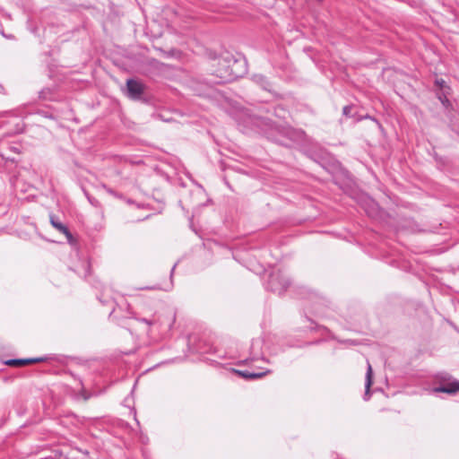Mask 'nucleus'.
Here are the masks:
<instances>
[{"instance_id":"obj_1","label":"nucleus","mask_w":459,"mask_h":459,"mask_svg":"<svg viewBox=\"0 0 459 459\" xmlns=\"http://www.w3.org/2000/svg\"><path fill=\"white\" fill-rule=\"evenodd\" d=\"M212 75L217 80H211L212 83H226L242 77L247 72V64L245 56L240 54L233 55L223 52L213 59Z\"/></svg>"},{"instance_id":"obj_2","label":"nucleus","mask_w":459,"mask_h":459,"mask_svg":"<svg viewBox=\"0 0 459 459\" xmlns=\"http://www.w3.org/2000/svg\"><path fill=\"white\" fill-rule=\"evenodd\" d=\"M251 123L265 135V137L278 144L290 146V142L294 141L299 133L293 128L281 124H276L271 118L254 115Z\"/></svg>"},{"instance_id":"obj_3","label":"nucleus","mask_w":459,"mask_h":459,"mask_svg":"<svg viewBox=\"0 0 459 459\" xmlns=\"http://www.w3.org/2000/svg\"><path fill=\"white\" fill-rule=\"evenodd\" d=\"M291 281L288 273L280 269L273 268L264 282V289L277 295H282L290 288Z\"/></svg>"},{"instance_id":"obj_4","label":"nucleus","mask_w":459,"mask_h":459,"mask_svg":"<svg viewBox=\"0 0 459 459\" xmlns=\"http://www.w3.org/2000/svg\"><path fill=\"white\" fill-rule=\"evenodd\" d=\"M301 299H305V307L311 313L319 315L324 312L325 299L317 292L307 288H300Z\"/></svg>"},{"instance_id":"obj_5","label":"nucleus","mask_w":459,"mask_h":459,"mask_svg":"<svg viewBox=\"0 0 459 459\" xmlns=\"http://www.w3.org/2000/svg\"><path fill=\"white\" fill-rule=\"evenodd\" d=\"M264 341L261 338L253 339L249 347V355L247 359L238 360L236 365H247L249 362L263 360L269 362V360L264 356L263 351Z\"/></svg>"},{"instance_id":"obj_6","label":"nucleus","mask_w":459,"mask_h":459,"mask_svg":"<svg viewBox=\"0 0 459 459\" xmlns=\"http://www.w3.org/2000/svg\"><path fill=\"white\" fill-rule=\"evenodd\" d=\"M126 91L129 99L139 100L144 92V85L137 80L128 79L126 81Z\"/></svg>"},{"instance_id":"obj_7","label":"nucleus","mask_w":459,"mask_h":459,"mask_svg":"<svg viewBox=\"0 0 459 459\" xmlns=\"http://www.w3.org/2000/svg\"><path fill=\"white\" fill-rule=\"evenodd\" d=\"M304 153L306 156L318 164H322V162L326 160L328 157V152L326 150L317 144L305 149Z\"/></svg>"},{"instance_id":"obj_8","label":"nucleus","mask_w":459,"mask_h":459,"mask_svg":"<svg viewBox=\"0 0 459 459\" xmlns=\"http://www.w3.org/2000/svg\"><path fill=\"white\" fill-rule=\"evenodd\" d=\"M229 370L230 372L241 377L242 378H244L246 380L258 379V378H261V377L266 376L267 374L271 373V370H269V369L256 372V371L249 370V369L239 370V369H235L233 368H230Z\"/></svg>"},{"instance_id":"obj_9","label":"nucleus","mask_w":459,"mask_h":459,"mask_svg":"<svg viewBox=\"0 0 459 459\" xmlns=\"http://www.w3.org/2000/svg\"><path fill=\"white\" fill-rule=\"evenodd\" d=\"M459 391V381L453 379L446 384H441L438 386L434 387L431 392L436 393H446L448 394H456Z\"/></svg>"},{"instance_id":"obj_10","label":"nucleus","mask_w":459,"mask_h":459,"mask_svg":"<svg viewBox=\"0 0 459 459\" xmlns=\"http://www.w3.org/2000/svg\"><path fill=\"white\" fill-rule=\"evenodd\" d=\"M251 80L262 90L268 92H273V84L265 75L262 74H255L252 75Z\"/></svg>"},{"instance_id":"obj_11","label":"nucleus","mask_w":459,"mask_h":459,"mask_svg":"<svg viewBox=\"0 0 459 459\" xmlns=\"http://www.w3.org/2000/svg\"><path fill=\"white\" fill-rule=\"evenodd\" d=\"M39 99L44 101H57L60 99V95L56 87H45L39 91Z\"/></svg>"},{"instance_id":"obj_12","label":"nucleus","mask_w":459,"mask_h":459,"mask_svg":"<svg viewBox=\"0 0 459 459\" xmlns=\"http://www.w3.org/2000/svg\"><path fill=\"white\" fill-rule=\"evenodd\" d=\"M49 221H50V223L51 225L56 229L59 232L63 233L65 235L66 238H67V241L69 243H73V240H74V238H73V235L72 233L70 232V230H68V228L63 224L58 219L56 216L53 215V214H50L49 215Z\"/></svg>"},{"instance_id":"obj_13","label":"nucleus","mask_w":459,"mask_h":459,"mask_svg":"<svg viewBox=\"0 0 459 459\" xmlns=\"http://www.w3.org/2000/svg\"><path fill=\"white\" fill-rule=\"evenodd\" d=\"M48 357H37V358H30V359H11L6 360L4 363L8 366H13V367H19V366H24L31 363H37V362H43L48 360Z\"/></svg>"},{"instance_id":"obj_14","label":"nucleus","mask_w":459,"mask_h":459,"mask_svg":"<svg viewBox=\"0 0 459 459\" xmlns=\"http://www.w3.org/2000/svg\"><path fill=\"white\" fill-rule=\"evenodd\" d=\"M74 271L82 278L87 279L91 274V264L88 258H84Z\"/></svg>"},{"instance_id":"obj_15","label":"nucleus","mask_w":459,"mask_h":459,"mask_svg":"<svg viewBox=\"0 0 459 459\" xmlns=\"http://www.w3.org/2000/svg\"><path fill=\"white\" fill-rule=\"evenodd\" d=\"M362 207L368 216H374L378 209L377 204L368 196L364 197Z\"/></svg>"},{"instance_id":"obj_16","label":"nucleus","mask_w":459,"mask_h":459,"mask_svg":"<svg viewBox=\"0 0 459 459\" xmlns=\"http://www.w3.org/2000/svg\"><path fill=\"white\" fill-rule=\"evenodd\" d=\"M373 370L371 365L368 362V368L366 373V379H365V394H364V400L368 401L370 398V387L372 385L373 380Z\"/></svg>"},{"instance_id":"obj_17","label":"nucleus","mask_w":459,"mask_h":459,"mask_svg":"<svg viewBox=\"0 0 459 459\" xmlns=\"http://www.w3.org/2000/svg\"><path fill=\"white\" fill-rule=\"evenodd\" d=\"M134 320L138 321V322H141V323H143L146 325L147 326V332L149 333L150 332V328L152 326H155L157 325H159V321L158 319L155 317V316H152L151 317H143V316H139L137 314H134L133 316H132Z\"/></svg>"},{"instance_id":"obj_18","label":"nucleus","mask_w":459,"mask_h":459,"mask_svg":"<svg viewBox=\"0 0 459 459\" xmlns=\"http://www.w3.org/2000/svg\"><path fill=\"white\" fill-rule=\"evenodd\" d=\"M218 358L221 359V360H216V359H211L212 361V365L215 366V367H222L224 368L228 363H225L223 362L224 359H227L226 357V354L223 353V354H219L218 355Z\"/></svg>"},{"instance_id":"obj_19","label":"nucleus","mask_w":459,"mask_h":459,"mask_svg":"<svg viewBox=\"0 0 459 459\" xmlns=\"http://www.w3.org/2000/svg\"><path fill=\"white\" fill-rule=\"evenodd\" d=\"M14 126H15V129L13 132V134H20V133L23 132L24 124L21 119L16 118Z\"/></svg>"},{"instance_id":"obj_20","label":"nucleus","mask_w":459,"mask_h":459,"mask_svg":"<svg viewBox=\"0 0 459 459\" xmlns=\"http://www.w3.org/2000/svg\"><path fill=\"white\" fill-rule=\"evenodd\" d=\"M181 361H183V358H181V357H175V358H172V359L161 361L160 363L155 365L153 368H157V367H159L160 365L172 364V363H177V362H181Z\"/></svg>"},{"instance_id":"obj_21","label":"nucleus","mask_w":459,"mask_h":459,"mask_svg":"<svg viewBox=\"0 0 459 459\" xmlns=\"http://www.w3.org/2000/svg\"><path fill=\"white\" fill-rule=\"evenodd\" d=\"M177 263L172 266L171 268V271H170V284H169V288H164L163 290H171L172 286H173V274H174V271L176 269V266H177Z\"/></svg>"},{"instance_id":"obj_22","label":"nucleus","mask_w":459,"mask_h":459,"mask_svg":"<svg viewBox=\"0 0 459 459\" xmlns=\"http://www.w3.org/2000/svg\"><path fill=\"white\" fill-rule=\"evenodd\" d=\"M351 110H352V107L351 106H345L343 107L342 108V114L346 117H351Z\"/></svg>"},{"instance_id":"obj_23","label":"nucleus","mask_w":459,"mask_h":459,"mask_svg":"<svg viewBox=\"0 0 459 459\" xmlns=\"http://www.w3.org/2000/svg\"><path fill=\"white\" fill-rule=\"evenodd\" d=\"M161 288L159 286V285H153V286H143V287H140L138 288V290H160Z\"/></svg>"},{"instance_id":"obj_24","label":"nucleus","mask_w":459,"mask_h":459,"mask_svg":"<svg viewBox=\"0 0 459 459\" xmlns=\"http://www.w3.org/2000/svg\"><path fill=\"white\" fill-rule=\"evenodd\" d=\"M38 114L41 115V116H43L45 117H48V118H54L53 115L50 114L48 111L39 110Z\"/></svg>"},{"instance_id":"obj_25","label":"nucleus","mask_w":459,"mask_h":459,"mask_svg":"<svg viewBox=\"0 0 459 459\" xmlns=\"http://www.w3.org/2000/svg\"><path fill=\"white\" fill-rule=\"evenodd\" d=\"M438 377L443 381H446V380H450L451 379V376L449 374H447V373H441Z\"/></svg>"},{"instance_id":"obj_26","label":"nucleus","mask_w":459,"mask_h":459,"mask_svg":"<svg viewBox=\"0 0 459 459\" xmlns=\"http://www.w3.org/2000/svg\"><path fill=\"white\" fill-rule=\"evenodd\" d=\"M273 111H274V115L276 117H281V115L279 114V111L284 112L285 110L281 107H277V108H273Z\"/></svg>"},{"instance_id":"obj_27","label":"nucleus","mask_w":459,"mask_h":459,"mask_svg":"<svg viewBox=\"0 0 459 459\" xmlns=\"http://www.w3.org/2000/svg\"><path fill=\"white\" fill-rule=\"evenodd\" d=\"M365 117H366V118H369V119H371V120L375 121L378 126H380V124L378 123V121H377L376 118H374V117H370V116H368H368H366Z\"/></svg>"},{"instance_id":"obj_28","label":"nucleus","mask_w":459,"mask_h":459,"mask_svg":"<svg viewBox=\"0 0 459 459\" xmlns=\"http://www.w3.org/2000/svg\"><path fill=\"white\" fill-rule=\"evenodd\" d=\"M17 180L13 181L12 184L13 185L14 188H17Z\"/></svg>"},{"instance_id":"obj_29","label":"nucleus","mask_w":459,"mask_h":459,"mask_svg":"<svg viewBox=\"0 0 459 459\" xmlns=\"http://www.w3.org/2000/svg\"><path fill=\"white\" fill-rule=\"evenodd\" d=\"M437 82L439 83L440 85H442L445 82L443 80H441V82L437 81Z\"/></svg>"},{"instance_id":"obj_30","label":"nucleus","mask_w":459,"mask_h":459,"mask_svg":"<svg viewBox=\"0 0 459 459\" xmlns=\"http://www.w3.org/2000/svg\"><path fill=\"white\" fill-rule=\"evenodd\" d=\"M320 342V341H316V342H315L314 343H317V342ZM312 343H313V342H307V345H310V344H312Z\"/></svg>"},{"instance_id":"obj_31","label":"nucleus","mask_w":459,"mask_h":459,"mask_svg":"<svg viewBox=\"0 0 459 459\" xmlns=\"http://www.w3.org/2000/svg\"><path fill=\"white\" fill-rule=\"evenodd\" d=\"M100 302L107 303V301H104V300H102L101 299H100Z\"/></svg>"}]
</instances>
